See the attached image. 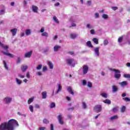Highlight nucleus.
<instances>
[{
  "label": "nucleus",
  "mask_w": 130,
  "mask_h": 130,
  "mask_svg": "<svg viewBox=\"0 0 130 130\" xmlns=\"http://www.w3.org/2000/svg\"><path fill=\"white\" fill-rule=\"evenodd\" d=\"M123 77L124 78H127V79L130 78V74H124Z\"/></svg>",
  "instance_id": "de8ad7c7"
},
{
  "label": "nucleus",
  "mask_w": 130,
  "mask_h": 130,
  "mask_svg": "<svg viewBox=\"0 0 130 130\" xmlns=\"http://www.w3.org/2000/svg\"><path fill=\"white\" fill-rule=\"evenodd\" d=\"M106 104H111V101L108 99H106L103 101Z\"/></svg>",
  "instance_id": "c756f323"
},
{
  "label": "nucleus",
  "mask_w": 130,
  "mask_h": 130,
  "mask_svg": "<svg viewBox=\"0 0 130 130\" xmlns=\"http://www.w3.org/2000/svg\"><path fill=\"white\" fill-rule=\"evenodd\" d=\"M110 71H111L112 72H114L115 73L114 74V78L115 79H117V80H118L121 77V74H120V71L118 70H116L115 69H112L110 68Z\"/></svg>",
  "instance_id": "7ed1b4c3"
},
{
  "label": "nucleus",
  "mask_w": 130,
  "mask_h": 130,
  "mask_svg": "<svg viewBox=\"0 0 130 130\" xmlns=\"http://www.w3.org/2000/svg\"><path fill=\"white\" fill-rule=\"evenodd\" d=\"M123 100L124 101H126V102H130V99L128 98H123Z\"/></svg>",
  "instance_id": "58836bf2"
},
{
  "label": "nucleus",
  "mask_w": 130,
  "mask_h": 130,
  "mask_svg": "<svg viewBox=\"0 0 130 130\" xmlns=\"http://www.w3.org/2000/svg\"><path fill=\"white\" fill-rule=\"evenodd\" d=\"M42 68V65L41 64H40L38 66V67H37V70L38 71L40 70Z\"/></svg>",
  "instance_id": "79ce46f5"
},
{
  "label": "nucleus",
  "mask_w": 130,
  "mask_h": 130,
  "mask_svg": "<svg viewBox=\"0 0 130 130\" xmlns=\"http://www.w3.org/2000/svg\"><path fill=\"white\" fill-rule=\"evenodd\" d=\"M15 81L17 86H21V85H22V80H20L19 78H15Z\"/></svg>",
  "instance_id": "4468645a"
},
{
  "label": "nucleus",
  "mask_w": 130,
  "mask_h": 130,
  "mask_svg": "<svg viewBox=\"0 0 130 130\" xmlns=\"http://www.w3.org/2000/svg\"><path fill=\"white\" fill-rule=\"evenodd\" d=\"M35 108L39 109V108H40V106H39V105H38V104H36V105H35Z\"/></svg>",
  "instance_id": "e2e57ef3"
},
{
  "label": "nucleus",
  "mask_w": 130,
  "mask_h": 130,
  "mask_svg": "<svg viewBox=\"0 0 130 130\" xmlns=\"http://www.w3.org/2000/svg\"><path fill=\"white\" fill-rule=\"evenodd\" d=\"M29 109L30 111H31V112H33V111H34L33 106H32V105H29Z\"/></svg>",
  "instance_id": "37998d69"
},
{
  "label": "nucleus",
  "mask_w": 130,
  "mask_h": 130,
  "mask_svg": "<svg viewBox=\"0 0 130 130\" xmlns=\"http://www.w3.org/2000/svg\"><path fill=\"white\" fill-rule=\"evenodd\" d=\"M3 63L4 64V68L8 71L9 70V68L8 67V64H7V62L6 61H4Z\"/></svg>",
  "instance_id": "f704fd0d"
},
{
  "label": "nucleus",
  "mask_w": 130,
  "mask_h": 130,
  "mask_svg": "<svg viewBox=\"0 0 130 130\" xmlns=\"http://www.w3.org/2000/svg\"><path fill=\"white\" fill-rule=\"evenodd\" d=\"M118 91V88H117V86L115 85L112 86V92L113 93H115Z\"/></svg>",
  "instance_id": "aec40b11"
},
{
  "label": "nucleus",
  "mask_w": 130,
  "mask_h": 130,
  "mask_svg": "<svg viewBox=\"0 0 130 130\" xmlns=\"http://www.w3.org/2000/svg\"><path fill=\"white\" fill-rule=\"evenodd\" d=\"M33 101H34V97L29 99L27 101V104H31V103H32V102H33Z\"/></svg>",
  "instance_id": "a878e982"
},
{
  "label": "nucleus",
  "mask_w": 130,
  "mask_h": 130,
  "mask_svg": "<svg viewBox=\"0 0 130 130\" xmlns=\"http://www.w3.org/2000/svg\"><path fill=\"white\" fill-rule=\"evenodd\" d=\"M26 77L27 79H30V72H27L26 74Z\"/></svg>",
  "instance_id": "49530a36"
},
{
  "label": "nucleus",
  "mask_w": 130,
  "mask_h": 130,
  "mask_svg": "<svg viewBox=\"0 0 130 130\" xmlns=\"http://www.w3.org/2000/svg\"><path fill=\"white\" fill-rule=\"evenodd\" d=\"M44 129H45V127H41L39 128V130H44Z\"/></svg>",
  "instance_id": "338daca9"
},
{
  "label": "nucleus",
  "mask_w": 130,
  "mask_h": 130,
  "mask_svg": "<svg viewBox=\"0 0 130 130\" xmlns=\"http://www.w3.org/2000/svg\"><path fill=\"white\" fill-rule=\"evenodd\" d=\"M46 71H47V67L46 66H44L43 68V72H45Z\"/></svg>",
  "instance_id": "13d9d810"
},
{
  "label": "nucleus",
  "mask_w": 130,
  "mask_h": 130,
  "mask_svg": "<svg viewBox=\"0 0 130 130\" xmlns=\"http://www.w3.org/2000/svg\"><path fill=\"white\" fill-rule=\"evenodd\" d=\"M37 74L38 75V76H39L40 77L42 75V73H41V72H39L37 73Z\"/></svg>",
  "instance_id": "0e129e2a"
},
{
  "label": "nucleus",
  "mask_w": 130,
  "mask_h": 130,
  "mask_svg": "<svg viewBox=\"0 0 130 130\" xmlns=\"http://www.w3.org/2000/svg\"><path fill=\"white\" fill-rule=\"evenodd\" d=\"M87 87L88 88H92V83L90 82H87Z\"/></svg>",
  "instance_id": "a18cd8bd"
},
{
  "label": "nucleus",
  "mask_w": 130,
  "mask_h": 130,
  "mask_svg": "<svg viewBox=\"0 0 130 130\" xmlns=\"http://www.w3.org/2000/svg\"><path fill=\"white\" fill-rule=\"evenodd\" d=\"M126 107L124 106H123L121 108V112H124V111H125V109H126Z\"/></svg>",
  "instance_id": "ea45409f"
},
{
  "label": "nucleus",
  "mask_w": 130,
  "mask_h": 130,
  "mask_svg": "<svg viewBox=\"0 0 130 130\" xmlns=\"http://www.w3.org/2000/svg\"><path fill=\"white\" fill-rule=\"evenodd\" d=\"M67 91L71 94V95H75V93L73 91V88L71 86H69L67 88Z\"/></svg>",
  "instance_id": "f3484780"
},
{
  "label": "nucleus",
  "mask_w": 130,
  "mask_h": 130,
  "mask_svg": "<svg viewBox=\"0 0 130 130\" xmlns=\"http://www.w3.org/2000/svg\"><path fill=\"white\" fill-rule=\"evenodd\" d=\"M41 36H43L45 37H48V34L47 32L45 31L42 33Z\"/></svg>",
  "instance_id": "72a5a7b5"
},
{
  "label": "nucleus",
  "mask_w": 130,
  "mask_h": 130,
  "mask_svg": "<svg viewBox=\"0 0 130 130\" xmlns=\"http://www.w3.org/2000/svg\"><path fill=\"white\" fill-rule=\"evenodd\" d=\"M102 17L104 20H107L108 19V18H109V17L108 16V15L105 14H103L102 16Z\"/></svg>",
  "instance_id": "393cba45"
},
{
  "label": "nucleus",
  "mask_w": 130,
  "mask_h": 130,
  "mask_svg": "<svg viewBox=\"0 0 130 130\" xmlns=\"http://www.w3.org/2000/svg\"><path fill=\"white\" fill-rule=\"evenodd\" d=\"M17 63H20L21 62V58L20 57L17 58Z\"/></svg>",
  "instance_id": "3c124183"
},
{
  "label": "nucleus",
  "mask_w": 130,
  "mask_h": 130,
  "mask_svg": "<svg viewBox=\"0 0 130 130\" xmlns=\"http://www.w3.org/2000/svg\"><path fill=\"white\" fill-rule=\"evenodd\" d=\"M13 99L10 96H6L4 98L3 101L5 104H10L12 102Z\"/></svg>",
  "instance_id": "0eeeda50"
},
{
  "label": "nucleus",
  "mask_w": 130,
  "mask_h": 130,
  "mask_svg": "<svg viewBox=\"0 0 130 130\" xmlns=\"http://www.w3.org/2000/svg\"><path fill=\"white\" fill-rule=\"evenodd\" d=\"M49 107H50V108H54V107H55V103H51L50 105L49 106Z\"/></svg>",
  "instance_id": "473e14b6"
},
{
  "label": "nucleus",
  "mask_w": 130,
  "mask_h": 130,
  "mask_svg": "<svg viewBox=\"0 0 130 130\" xmlns=\"http://www.w3.org/2000/svg\"><path fill=\"white\" fill-rule=\"evenodd\" d=\"M61 48V46L59 45H55L53 48L54 52H57V51H58V50H59V49Z\"/></svg>",
  "instance_id": "dca6fc26"
},
{
  "label": "nucleus",
  "mask_w": 130,
  "mask_h": 130,
  "mask_svg": "<svg viewBox=\"0 0 130 130\" xmlns=\"http://www.w3.org/2000/svg\"><path fill=\"white\" fill-rule=\"evenodd\" d=\"M31 9L34 13H38V7L35 5H32Z\"/></svg>",
  "instance_id": "f8f14e48"
},
{
  "label": "nucleus",
  "mask_w": 130,
  "mask_h": 130,
  "mask_svg": "<svg viewBox=\"0 0 130 130\" xmlns=\"http://www.w3.org/2000/svg\"><path fill=\"white\" fill-rule=\"evenodd\" d=\"M119 85H120L121 87H125V86H127V81H124L121 82H119Z\"/></svg>",
  "instance_id": "ddd939ff"
},
{
  "label": "nucleus",
  "mask_w": 130,
  "mask_h": 130,
  "mask_svg": "<svg viewBox=\"0 0 130 130\" xmlns=\"http://www.w3.org/2000/svg\"><path fill=\"white\" fill-rule=\"evenodd\" d=\"M58 119L60 124H63V120H62V117H61V115H59L58 116Z\"/></svg>",
  "instance_id": "6ab92c4d"
},
{
  "label": "nucleus",
  "mask_w": 130,
  "mask_h": 130,
  "mask_svg": "<svg viewBox=\"0 0 130 130\" xmlns=\"http://www.w3.org/2000/svg\"><path fill=\"white\" fill-rule=\"evenodd\" d=\"M90 32V34H92V35H94V34H95V30L94 29H91Z\"/></svg>",
  "instance_id": "5fc2aeb1"
},
{
  "label": "nucleus",
  "mask_w": 130,
  "mask_h": 130,
  "mask_svg": "<svg viewBox=\"0 0 130 130\" xmlns=\"http://www.w3.org/2000/svg\"><path fill=\"white\" fill-rule=\"evenodd\" d=\"M17 126H19V123L17 120L12 119L8 123H2L0 125V130H15V127Z\"/></svg>",
  "instance_id": "f257e3e1"
},
{
  "label": "nucleus",
  "mask_w": 130,
  "mask_h": 130,
  "mask_svg": "<svg viewBox=\"0 0 130 130\" xmlns=\"http://www.w3.org/2000/svg\"><path fill=\"white\" fill-rule=\"evenodd\" d=\"M44 31H45V28H44V27H42L40 30L41 33L44 32Z\"/></svg>",
  "instance_id": "6e6d98bb"
},
{
  "label": "nucleus",
  "mask_w": 130,
  "mask_h": 130,
  "mask_svg": "<svg viewBox=\"0 0 130 130\" xmlns=\"http://www.w3.org/2000/svg\"><path fill=\"white\" fill-rule=\"evenodd\" d=\"M104 44L105 45H107V44H108V40H105L104 41Z\"/></svg>",
  "instance_id": "864d4df0"
},
{
  "label": "nucleus",
  "mask_w": 130,
  "mask_h": 130,
  "mask_svg": "<svg viewBox=\"0 0 130 130\" xmlns=\"http://www.w3.org/2000/svg\"><path fill=\"white\" fill-rule=\"evenodd\" d=\"M117 111H118V107H114L113 109V112H117Z\"/></svg>",
  "instance_id": "a19ab883"
},
{
  "label": "nucleus",
  "mask_w": 130,
  "mask_h": 130,
  "mask_svg": "<svg viewBox=\"0 0 130 130\" xmlns=\"http://www.w3.org/2000/svg\"><path fill=\"white\" fill-rule=\"evenodd\" d=\"M43 123H45L46 124H47V123H49V121H48V120L46 119H44Z\"/></svg>",
  "instance_id": "c03bdc74"
},
{
  "label": "nucleus",
  "mask_w": 130,
  "mask_h": 130,
  "mask_svg": "<svg viewBox=\"0 0 130 130\" xmlns=\"http://www.w3.org/2000/svg\"><path fill=\"white\" fill-rule=\"evenodd\" d=\"M5 14V10H0V15H4Z\"/></svg>",
  "instance_id": "09e8293b"
},
{
  "label": "nucleus",
  "mask_w": 130,
  "mask_h": 130,
  "mask_svg": "<svg viewBox=\"0 0 130 130\" xmlns=\"http://www.w3.org/2000/svg\"><path fill=\"white\" fill-rule=\"evenodd\" d=\"M82 104L83 109H87V108H88V105H87L86 103L83 102Z\"/></svg>",
  "instance_id": "5701e85b"
},
{
  "label": "nucleus",
  "mask_w": 130,
  "mask_h": 130,
  "mask_svg": "<svg viewBox=\"0 0 130 130\" xmlns=\"http://www.w3.org/2000/svg\"><path fill=\"white\" fill-rule=\"evenodd\" d=\"M86 45L88 47H90V48L93 47V45H92V43H91V41H90L86 42Z\"/></svg>",
  "instance_id": "bb28decb"
},
{
  "label": "nucleus",
  "mask_w": 130,
  "mask_h": 130,
  "mask_svg": "<svg viewBox=\"0 0 130 130\" xmlns=\"http://www.w3.org/2000/svg\"><path fill=\"white\" fill-rule=\"evenodd\" d=\"M67 63L71 67H75V60L73 58H68L66 60Z\"/></svg>",
  "instance_id": "20e7f679"
},
{
  "label": "nucleus",
  "mask_w": 130,
  "mask_h": 130,
  "mask_svg": "<svg viewBox=\"0 0 130 130\" xmlns=\"http://www.w3.org/2000/svg\"><path fill=\"white\" fill-rule=\"evenodd\" d=\"M122 37H121L120 38H118V42L120 43L121 42H122Z\"/></svg>",
  "instance_id": "8fccbe9b"
},
{
  "label": "nucleus",
  "mask_w": 130,
  "mask_h": 130,
  "mask_svg": "<svg viewBox=\"0 0 130 130\" xmlns=\"http://www.w3.org/2000/svg\"><path fill=\"white\" fill-rule=\"evenodd\" d=\"M31 34V30L30 29H26L25 30V35L26 36H29Z\"/></svg>",
  "instance_id": "7c9ffc66"
},
{
  "label": "nucleus",
  "mask_w": 130,
  "mask_h": 130,
  "mask_svg": "<svg viewBox=\"0 0 130 130\" xmlns=\"http://www.w3.org/2000/svg\"><path fill=\"white\" fill-rule=\"evenodd\" d=\"M48 66L50 70H53V63L52 62L48 61Z\"/></svg>",
  "instance_id": "412c9836"
},
{
  "label": "nucleus",
  "mask_w": 130,
  "mask_h": 130,
  "mask_svg": "<svg viewBox=\"0 0 130 130\" xmlns=\"http://www.w3.org/2000/svg\"><path fill=\"white\" fill-rule=\"evenodd\" d=\"M94 16H95V18L96 19H98V18H99V13H95Z\"/></svg>",
  "instance_id": "4d7b16f0"
},
{
  "label": "nucleus",
  "mask_w": 130,
  "mask_h": 130,
  "mask_svg": "<svg viewBox=\"0 0 130 130\" xmlns=\"http://www.w3.org/2000/svg\"><path fill=\"white\" fill-rule=\"evenodd\" d=\"M42 96L43 99H46V98L47 97V92L43 91L42 92Z\"/></svg>",
  "instance_id": "4be33fe9"
},
{
  "label": "nucleus",
  "mask_w": 130,
  "mask_h": 130,
  "mask_svg": "<svg viewBox=\"0 0 130 130\" xmlns=\"http://www.w3.org/2000/svg\"><path fill=\"white\" fill-rule=\"evenodd\" d=\"M126 96V93H123L122 94V97H125Z\"/></svg>",
  "instance_id": "774afa93"
},
{
  "label": "nucleus",
  "mask_w": 130,
  "mask_h": 130,
  "mask_svg": "<svg viewBox=\"0 0 130 130\" xmlns=\"http://www.w3.org/2000/svg\"><path fill=\"white\" fill-rule=\"evenodd\" d=\"M32 52H33L32 51H30L29 52H27L24 54V57L25 58H30L31 57V56L32 55Z\"/></svg>",
  "instance_id": "9b49d317"
},
{
  "label": "nucleus",
  "mask_w": 130,
  "mask_h": 130,
  "mask_svg": "<svg viewBox=\"0 0 130 130\" xmlns=\"http://www.w3.org/2000/svg\"><path fill=\"white\" fill-rule=\"evenodd\" d=\"M89 72V66L88 65H84L82 68L83 75H87Z\"/></svg>",
  "instance_id": "39448f33"
},
{
  "label": "nucleus",
  "mask_w": 130,
  "mask_h": 130,
  "mask_svg": "<svg viewBox=\"0 0 130 130\" xmlns=\"http://www.w3.org/2000/svg\"><path fill=\"white\" fill-rule=\"evenodd\" d=\"M49 51V47H46L45 49H43L44 53H46Z\"/></svg>",
  "instance_id": "2f4dec72"
},
{
  "label": "nucleus",
  "mask_w": 130,
  "mask_h": 130,
  "mask_svg": "<svg viewBox=\"0 0 130 130\" xmlns=\"http://www.w3.org/2000/svg\"><path fill=\"white\" fill-rule=\"evenodd\" d=\"M94 54L95 56L98 57L100 55V52H99V47H95L93 49Z\"/></svg>",
  "instance_id": "6e6552de"
},
{
  "label": "nucleus",
  "mask_w": 130,
  "mask_h": 130,
  "mask_svg": "<svg viewBox=\"0 0 130 130\" xmlns=\"http://www.w3.org/2000/svg\"><path fill=\"white\" fill-rule=\"evenodd\" d=\"M18 77L20 79H24L25 78V75H23L22 73H18Z\"/></svg>",
  "instance_id": "c85d7f7f"
},
{
  "label": "nucleus",
  "mask_w": 130,
  "mask_h": 130,
  "mask_svg": "<svg viewBox=\"0 0 130 130\" xmlns=\"http://www.w3.org/2000/svg\"><path fill=\"white\" fill-rule=\"evenodd\" d=\"M92 41H93V42L95 43V44H99V42L98 41V40L97 38H93L92 39Z\"/></svg>",
  "instance_id": "e433bc0d"
},
{
  "label": "nucleus",
  "mask_w": 130,
  "mask_h": 130,
  "mask_svg": "<svg viewBox=\"0 0 130 130\" xmlns=\"http://www.w3.org/2000/svg\"><path fill=\"white\" fill-rule=\"evenodd\" d=\"M20 69L22 73H25V72L28 70V66L22 64L21 65Z\"/></svg>",
  "instance_id": "9d476101"
},
{
  "label": "nucleus",
  "mask_w": 130,
  "mask_h": 130,
  "mask_svg": "<svg viewBox=\"0 0 130 130\" xmlns=\"http://www.w3.org/2000/svg\"><path fill=\"white\" fill-rule=\"evenodd\" d=\"M93 110L95 112H100L102 110V106L101 105H97L95 106Z\"/></svg>",
  "instance_id": "423d86ee"
},
{
  "label": "nucleus",
  "mask_w": 130,
  "mask_h": 130,
  "mask_svg": "<svg viewBox=\"0 0 130 130\" xmlns=\"http://www.w3.org/2000/svg\"><path fill=\"white\" fill-rule=\"evenodd\" d=\"M82 84L83 85V86H85V85L87 84V81H86V80H83L82 81Z\"/></svg>",
  "instance_id": "603ef678"
},
{
  "label": "nucleus",
  "mask_w": 130,
  "mask_h": 130,
  "mask_svg": "<svg viewBox=\"0 0 130 130\" xmlns=\"http://www.w3.org/2000/svg\"><path fill=\"white\" fill-rule=\"evenodd\" d=\"M117 118H118V116H117V115H114L111 117H110V120H115V119H117Z\"/></svg>",
  "instance_id": "cd10ccee"
},
{
  "label": "nucleus",
  "mask_w": 130,
  "mask_h": 130,
  "mask_svg": "<svg viewBox=\"0 0 130 130\" xmlns=\"http://www.w3.org/2000/svg\"><path fill=\"white\" fill-rule=\"evenodd\" d=\"M17 31H18V29L17 28H13L10 30L11 33H12L13 36H15L16 34H17Z\"/></svg>",
  "instance_id": "a211bd4d"
},
{
  "label": "nucleus",
  "mask_w": 130,
  "mask_h": 130,
  "mask_svg": "<svg viewBox=\"0 0 130 130\" xmlns=\"http://www.w3.org/2000/svg\"><path fill=\"white\" fill-rule=\"evenodd\" d=\"M50 129L51 130H54V128H53V124H50Z\"/></svg>",
  "instance_id": "680f3d73"
},
{
  "label": "nucleus",
  "mask_w": 130,
  "mask_h": 130,
  "mask_svg": "<svg viewBox=\"0 0 130 130\" xmlns=\"http://www.w3.org/2000/svg\"><path fill=\"white\" fill-rule=\"evenodd\" d=\"M86 28L88 29H93V25H92L91 24H87L86 25Z\"/></svg>",
  "instance_id": "c9c22d12"
},
{
  "label": "nucleus",
  "mask_w": 130,
  "mask_h": 130,
  "mask_svg": "<svg viewBox=\"0 0 130 130\" xmlns=\"http://www.w3.org/2000/svg\"><path fill=\"white\" fill-rule=\"evenodd\" d=\"M2 48L5 50V51H2V52L3 54L5 55H7V56H10V57H11L12 58H14V56L13 54H11L9 53V50H8V48H9V46H4V45L2 46Z\"/></svg>",
  "instance_id": "f03ea898"
},
{
  "label": "nucleus",
  "mask_w": 130,
  "mask_h": 130,
  "mask_svg": "<svg viewBox=\"0 0 130 130\" xmlns=\"http://www.w3.org/2000/svg\"><path fill=\"white\" fill-rule=\"evenodd\" d=\"M74 109H75V107H71V108H69L68 109V110H69V111H73V110H74Z\"/></svg>",
  "instance_id": "bf43d9fd"
},
{
  "label": "nucleus",
  "mask_w": 130,
  "mask_h": 130,
  "mask_svg": "<svg viewBox=\"0 0 130 130\" xmlns=\"http://www.w3.org/2000/svg\"><path fill=\"white\" fill-rule=\"evenodd\" d=\"M53 20H54V22H55V23H56L57 24H58L59 22H58V19H57V18H56V16H54L53 17Z\"/></svg>",
  "instance_id": "4c0bfd02"
},
{
  "label": "nucleus",
  "mask_w": 130,
  "mask_h": 130,
  "mask_svg": "<svg viewBox=\"0 0 130 130\" xmlns=\"http://www.w3.org/2000/svg\"><path fill=\"white\" fill-rule=\"evenodd\" d=\"M101 96H102V97H103V98H105V99L108 97V95L107 94V93L105 92H103L101 93Z\"/></svg>",
  "instance_id": "b1692460"
},
{
  "label": "nucleus",
  "mask_w": 130,
  "mask_h": 130,
  "mask_svg": "<svg viewBox=\"0 0 130 130\" xmlns=\"http://www.w3.org/2000/svg\"><path fill=\"white\" fill-rule=\"evenodd\" d=\"M117 9H118L117 7H112V9L113 10V11H116V10H117Z\"/></svg>",
  "instance_id": "052dcab7"
},
{
  "label": "nucleus",
  "mask_w": 130,
  "mask_h": 130,
  "mask_svg": "<svg viewBox=\"0 0 130 130\" xmlns=\"http://www.w3.org/2000/svg\"><path fill=\"white\" fill-rule=\"evenodd\" d=\"M77 37H78V34H71L69 35V38H71V39H75Z\"/></svg>",
  "instance_id": "2eb2a0df"
},
{
  "label": "nucleus",
  "mask_w": 130,
  "mask_h": 130,
  "mask_svg": "<svg viewBox=\"0 0 130 130\" xmlns=\"http://www.w3.org/2000/svg\"><path fill=\"white\" fill-rule=\"evenodd\" d=\"M57 89L56 91V94H58L59 92L61 91V90H62V86H61V84L60 83H58L57 84Z\"/></svg>",
  "instance_id": "1a4fd4ad"
},
{
  "label": "nucleus",
  "mask_w": 130,
  "mask_h": 130,
  "mask_svg": "<svg viewBox=\"0 0 130 130\" xmlns=\"http://www.w3.org/2000/svg\"><path fill=\"white\" fill-rule=\"evenodd\" d=\"M69 54H70V55H73L74 54V52L73 51H70L68 52Z\"/></svg>",
  "instance_id": "69168bd1"
}]
</instances>
